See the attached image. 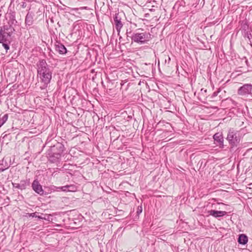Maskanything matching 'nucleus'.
<instances>
[{
	"instance_id": "f257e3e1",
	"label": "nucleus",
	"mask_w": 252,
	"mask_h": 252,
	"mask_svg": "<svg viewBox=\"0 0 252 252\" xmlns=\"http://www.w3.org/2000/svg\"><path fill=\"white\" fill-rule=\"evenodd\" d=\"M37 76L41 84V90L46 88L52 79V71L45 60H40L37 63Z\"/></svg>"
},
{
	"instance_id": "f03ea898",
	"label": "nucleus",
	"mask_w": 252,
	"mask_h": 252,
	"mask_svg": "<svg viewBox=\"0 0 252 252\" xmlns=\"http://www.w3.org/2000/svg\"><path fill=\"white\" fill-rule=\"evenodd\" d=\"M244 135L241 130L231 128L228 131L226 139L231 148L237 147L241 141Z\"/></svg>"
},
{
	"instance_id": "7ed1b4c3",
	"label": "nucleus",
	"mask_w": 252,
	"mask_h": 252,
	"mask_svg": "<svg viewBox=\"0 0 252 252\" xmlns=\"http://www.w3.org/2000/svg\"><path fill=\"white\" fill-rule=\"evenodd\" d=\"M127 36L131 38L132 41L140 44L147 43L152 39L151 34L149 32H126Z\"/></svg>"
},
{
	"instance_id": "20e7f679",
	"label": "nucleus",
	"mask_w": 252,
	"mask_h": 252,
	"mask_svg": "<svg viewBox=\"0 0 252 252\" xmlns=\"http://www.w3.org/2000/svg\"><path fill=\"white\" fill-rule=\"evenodd\" d=\"M237 94L244 97H252V84H245L239 87L237 90Z\"/></svg>"
},
{
	"instance_id": "39448f33",
	"label": "nucleus",
	"mask_w": 252,
	"mask_h": 252,
	"mask_svg": "<svg viewBox=\"0 0 252 252\" xmlns=\"http://www.w3.org/2000/svg\"><path fill=\"white\" fill-rule=\"evenodd\" d=\"M47 157L48 161L52 163H59L61 158L59 154H58L52 152L50 149L47 152Z\"/></svg>"
},
{
	"instance_id": "423d86ee",
	"label": "nucleus",
	"mask_w": 252,
	"mask_h": 252,
	"mask_svg": "<svg viewBox=\"0 0 252 252\" xmlns=\"http://www.w3.org/2000/svg\"><path fill=\"white\" fill-rule=\"evenodd\" d=\"M49 149L51 150L52 152L58 154H59L60 156L61 157L64 151V147L62 143L58 142L53 146L51 147Z\"/></svg>"
},
{
	"instance_id": "0eeeda50",
	"label": "nucleus",
	"mask_w": 252,
	"mask_h": 252,
	"mask_svg": "<svg viewBox=\"0 0 252 252\" xmlns=\"http://www.w3.org/2000/svg\"><path fill=\"white\" fill-rule=\"evenodd\" d=\"M213 139L215 142V143L220 148L223 149L224 148L223 145V136L221 133L217 132L213 135Z\"/></svg>"
},
{
	"instance_id": "6e6552de",
	"label": "nucleus",
	"mask_w": 252,
	"mask_h": 252,
	"mask_svg": "<svg viewBox=\"0 0 252 252\" xmlns=\"http://www.w3.org/2000/svg\"><path fill=\"white\" fill-rule=\"evenodd\" d=\"M32 189L37 193L40 195H43L44 190L42 189V186L39 184L37 180H34L32 183Z\"/></svg>"
},
{
	"instance_id": "1a4fd4ad",
	"label": "nucleus",
	"mask_w": 252,
	"mask_h": 252,
	"mask_svg": "<svg viewBox=\"0 0 252 252\" xmlns=\"http://www.w3.org/2000/svg\"><path fill=\"white\" fill-rule=\"evenodd\" d=\"M114 24L115 28L118 33L120 32V30L123 27V24L121 21V17L119 13H116L114 17Z\"/></svg>"
},
{
	"instance_id": "9d476101",
	"label": "nucleus",
	"mask_w": 252,
	"mask_h": 252,
	"mask_svg": "<svg viewBox=\"0 0 252 252\" xmlns=\"http://www.w3.org/2000/svg\"><path fill=\"white\" fill-rule=\"evenodd\" d=\"M34 16V14L32 12H28L27 14L25 20V26L28 27L32 26L33 24L34 20L33 17Z\"/></svg>"
},
{
	"instance_id": "9b49d317",
	"label": "nucleus",
	"mask_w": 252,
	"mask_h": 252,
	"mask_svg": "<svg viewBox=\"0 0 252 252\" xmlns=\"http://www.w3.org/2000/svg\"><path fill=\"white\" fill-rule=\"evenodd\" d=\"M11 35L4 33L2 30H0V43H11Z\"/></svg>"
},
{
	"instance_id": "f8f14e48",
	"label": "nucleus",
	"mask_w": 252,
	"mask_h": 252,
	"mask_svg": "<svg viewBox=\"0 0 252 252\" xmlns=\"http://www.w3.org/2000/svg\"><path fill=\"white\" fill-rule=\"evenodd\" d=\"M13 25H11L8 24L7 25H4L1 28L0 30H2L4 33L12 35V33L15 31L14 28L13 27Z\"/></svg>"
},
{
	"instance_id": "ddd939ff",
	"label": "nucleus",
	"mask_w": 252,
	"mask_h": 252,
	"mask_svg": "<svg viewBox=\"0 0 252 252\" xmlns=\"http://www.w3.org/2000/svg\"><path fill=\"white\" fill-rule=\"evenodd\" d=\"M208 213L210 215H211L216 218L223 217L227 213L225 211H217L214 210H210Z\"/></svg>"
},
{
	"instance_id": "4468645a",
	"label": "nucleus",
	"mask_w": 252,
	"mask_h": 252,
	"mask_svg": "<svg viewBox=\"0 0 252 252\" xmlns=\"http://www.w3.org/2000/svg\"><path fill=\"white\" fill-rule=\"evenodd\" d=\"M55 50L60 54H65L67 52L66 47L60 42H57L55 44Z\"/></svg>"
},
{
	"instance_id": "2eb2a0df",
	"label": "nucleus",
	"mask_w": 252,
	"mask_h": 252,
	"mask_svg": "<svg viewBox=\"0 0 252 252\" xmlns=\"http://www.w3.org/2000/svg\"><path fill=\"white\" fill-rule=\"evenodd\" d=\"M8 24L11 25H17V21L16 20L15 13L14 12H12L9 13V20Z\"/></svg>"
},
{
	"instance_id": "dca6fc26",
	"label": "nucleus",
	"mask_w": 252,
	"mask_h": 252,
	"mask_svg": "<svg viewBox=\"0 0 252 252\" xmlns=\"http://www.w3.org/2000/svg\"><path fill=\"white\" fill-rule=\"evenodd\" d=\"M30 185V179H27L24 180H21L20 182V189L23 190L25 189L28 186Z\"/></svg>"
},
{
	"instance_id": "f3484780",
	"label": "nucleus",
	"mask_w": 252,
	"mask_h": 252,
	"mask_svg": "<svg viewBox=\"0 0 252 252\" xmlns=\"http://www.w3.org/2000/svg\"><path fill=\"white\" fill-rule=\"evenodd\" d=\"M248 241V237L244 234H241L239 236L238 242L240 244L245 245Z\"/></svg>"
},
{
	"instance_id": "a211bd4d",
	"label": "nucleus",
	"mask_w": 252,
	"mask_h": 252,
	"mask_svg": "<svg viewBox=\"0 0 252 252\" xmlns=\"http://www.w3.org/2000/svg\"><path fill=\"white\" fill-rule=\"evenodd\" d=\"M10 43H0V48H3L4 50L1 52V54L3 55L7 54L8 53V51L10 49Z\"/></svg>"
},
{
	"instance_id": "6ab92c4d",
	"label": "nucleus",
	"mask_w": 252,
	"mask_h": 252,
	"mask_svg": "<svg viewBox=\"0 0 252 252\" xmlns=\"http://www.w3.org/2000/svg\"><path fill=\"white\" fill-rule=\"evenodd\" d=\"M248 22L246 19L243 20L241 23V29L244 31L245 32H248L249 29Z\"/></svg>"
},
{
	"instance_id": "aec40b11",
	"label": "nucleus",
	"mask_w": 252,
	"mask_h": 252,
	"mask_svg": "<svg viewBox=\"0 0 252 252\" xmlns=\"http://www.w3.org/2000/svg\"><path fill=\"white\" fill-rule=\"evenodd\" d=\"M63 191H73L76 190V187L73 185L65 186L62 187Z\"/></svg>"
},
{
	"instance_id": "412c9836",
	"label": "nucleus",
	"mask_w": 252,
	"mask_h": 252,
	"mask_svg": "<svg viewBox=\"0 0 252 252\" xmlns=\"http://www.w3.org/2000/svg\"><path fill=\"white\" fill-rule=\"evenodd\" d=\"M8 117V114H5L0 118V127H1L7 120Z\"/></svg>"
},
{
	"instance_id": "4be33fe9",
	"label": "nucleus",
	"mask_w": 252,
	"mask_h": 252,
	"mask_svg": "<svg viewBox=\"0 0 252 252\" xmlns=\"http://www.w3.org/2000/svg\"><path fill=\"white\" fill-rule=\"evenodd\" d=\"M105 0H95V5L97 6V7L101 8L105 5Z\"/></svg>"
},
{
	"instance_id": "5701e85b",
	"label": "nucleus",
	"mask_w": 252,
	"mask_h": 252,
	"mask_svg": "<svg viewBox=\"0 0 252 252\" xmlns=\"http://www.w3.org/2000/svg\"><path fill=\"white\" fill-rule=\"evenodd\" d=\"M245 35L246 36L248 39V42L250 44L251 46L252 47V42L251 40V38H252V34L251 33H249L248 32H247L245 33Z\"/></svg>"
},
{
	"instance_id": "b1692460",
	"label": "nucleus",
	"mask_w": 252,
	"mask_h": 252,
	"mask_svg": "<svg viewBox=\"0 0 252 252\" xmlns=\"http://www.w3.org/2000/svg\"><path fill=\"white\" fill-rule=\"evenodd\" d=\"M9 167L8 164L5 165L3 167H0V172H3Z\"/></svg>"
},
{
	"instance_id": "393cba45",
	"label": "nucleus",
	"mask_w": 252,
	"mask_h": 252,
	"mask_svg": "<svg viewBox=\"0 0 252 252\" xmlns=\"http://www.w3.org/2000/svg\"><path fill=\"white\" fill-rule=\"evenodd\" d=\"M142 212V207L141 206H138L137 207V215H139L140 214H141Z\"/></svg>"
},
{
	"instance_id": "a878e982",
	"label": "nucleus",
	"mask_w": 252,
	"mask_h": 252,
	"mask_svg": "<svg viewBox=\"0 0 252 252\" xmlns=\"http://www.w3.org/2000/svg\"><path fill=\"white\" fill-rule=\"evenodd\" d=\"M6 164H7V163L3 158L1 160H0V165L1 166V167H3L5 165H6Z\"/></svg>"
},
{
	"instance_id": "bb28decb",
	"label": "nucleus",
	"mask_w": 252,
	"mask_h": 252,
	"mask_svg": "<svg viewBox=\"0 0 252 252\" xmlns=\"http://www.w3.org/2000/svg\"><path fill=\"white\" fill-rule=\"evenodd\" d=\"M13 187L15 188L20 189V183H12Z\"/></svg>"
},
{
	"instance_id": "cd10ccee",
	"label": "nucleus",
	"mask_w": 252,
	"mask_h": 252,
	"mask_svg": "<svg viewBox=\"0 0 252 252\" xmlns=\"http://www.w3.org/2000/svg\"><path fill=\"white\" fill-rule=\"evenodd\" d=\"M28 214L30 217H32V218L37 217V216L36 215V213H33Z\"/></svg>"
},
{
	"instance_id": "c85d7f7f",
	"label": "nucleus",
	"mask_w": 252,
	"mask_h": 252,
	"mask_svg": "<svg viewBox=\"0 0 252 252\" xmlns=\"http://www.w3.org/2000/svg\"><path fill=\"white\" fill-rule=\"evenodd\" d=\"M22 6L23 8H25L26 7V3L25 2H22Z\"/></svg>"
},
{
	"instance_id": "c756f323",
	"label": "nucleus",
	"mask_w": 252,
	"mask_h": 252,
	"mask_svg": "<svg viewBox=\"0 0 252 252\" xmlns=\"http://www.w3.org/2000/svg\"><path fill=\"white\" fill-rule=\"evenodd\" d=\"M38 219H40V220H46V219L44 217H42L41 216H37V217Z\"/></svg>"
},
{
	"instance_id": "7c9ffc66",
	"label": "nucleus",
	"mask_w": 252,
	"mask_h": 252,
	"mask_svg": "<svg viewBox=\"0 0 252 252\" xmlns=\"http://www.w3.org/2000/svg\"><path fill=\"white\" fill-rule=\"evenodd\" d=\"M217 94H218V93H217V92H214V93H213V96H217Z\"/></svg>"
},
{
	"instance_id": "2f4dec72",
	"label": "nucleus",
	"mask_w": 252,
	"mask_h": 252,
	"mask_svg": "<svg viewBox=\"0 0 252 252\" xmlns=\"http://www.w3.org/2000/svg\"><path fill=\"white\" fill-rule=\"evenodd\" d=\"M78 8H73L72 10H77Z\"/></svg>"
},
{
	"instance_id": "473e14b6",
	"label": "nucleus",
	"mask_w": 252,
	"mask_h": 252,
	"mask_svg": "<svg viewBox=\"0 0 252 252\" xmlns=\"http://www.w3.org/2000/svg\"><path fill=\"white\" fill-rule=\"evenodd\" d=\"M14 0H11V3L14 1Z\"/></svg>"
}]
</instances>
